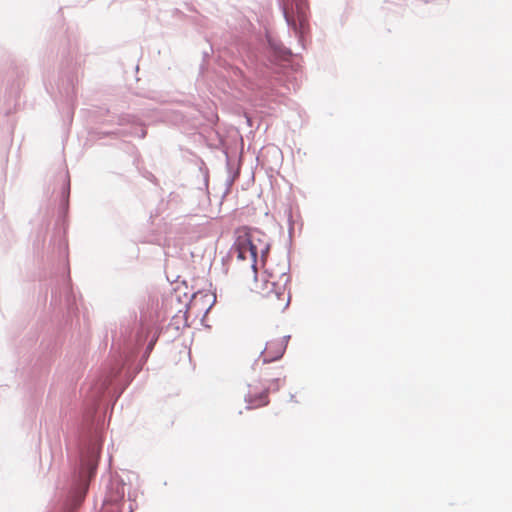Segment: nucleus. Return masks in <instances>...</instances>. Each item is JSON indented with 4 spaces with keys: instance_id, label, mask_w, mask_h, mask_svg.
<instances>
[{
    "instance_id": "obj_1",
    "label": "nucleus",
    "mask_w": 512,
    "mask_h": 512,
    "mask_svg": "<svg viewBox=\"0 0 512 512\" xmlns=\"http://www.w3.org/2000/svg\"><path fill=\"white\" fill-rule=\"evenodd\" d=\"M290 276L282 272L276 275L266 270L261 275H255L249 289L260 297L262 307L270 313L283 312L290 303L287 283Z\"/></svg>"
},
{
    "instance_id": "obj_9",
    "label": "nucleus",
    "mask_w": 512,
    "mask_h": 512,
    "mask_svg": "<svg viewBox=\"0 0 512 512\" xmlns=\"http://www.w3.org/2000/svg\"><path fill=\"white\" fill-rule=\"evenodd\" d=\"M259 361H260V359H259V360H257V362L255 363L256 367H258V366H259Z\"/></svg>"
},
{
    "instance_id": "obj_4",
    "label": "nucleus",
    "mask_w": 512,
    "mask_h": 512,
    "mask_svg": "<svg viewBox=\"0 0 512 512\" xmlns=\"http://www.w3.org/2000/svg\"><path fill=\"white\" fill-rule=\"evenodd\" d=\"M290 336L275 337L266 342L264 350L261 352L260 359L263 364L279 360L287 347Z\"/></svg>"
},
{
    "instance_id": "obj_2",
    "label": "nucleus",
    "mask_w": 512,
    "mask_h": 512,
    "mask_svg": "<svg viewBox=\"0 0 512 512\" xmlns=\"http://www.w3.org/2000/svg\"><path fill=\"white\" fill-rule=\"evenodd\" d=\"M270 249L266 235L256 229L240 227L236 230L234 250L237 258L248 260L254 268L258 257L264 261Z\"/></svg>"
},
{
    "instance_id": "obj_7",
    "label": "nucleus",
    "mask_w": 512,
    "mask_h": 512,
    "mask_svg": "<svg viewBox=\"0 0 512 512\" xmlns=\"http://www.w3.org/2000/svg\"><path fill=\"white\" fill-rule=\"evenodd\" d=\"M151 332V328L149 326H142L141 330L137 334V342L142 344L148 337Z\"/></svg>"
},
{
    "instance_id": "obj_6",
    "label": "nucleus",
    "mask_w": 512,
    "mask_h": 512,
    "mask_svg": "<svg viewBox=\"0 0 512 512\" xmlns=\"http://www.w3.org/2000/svg\"><path fill=\"white\" fill-rule=\"evenodd\" d=\"M274 372L269 373L267 369L262 372V379L268 383V391L278 390L280 387V382L285 379V375L283 372V368L281 366H276L273 368Z\"/></svg>"
},
{
    "instance_id": "obj_5",
    "label": "nucleus",
    "mask_w": 512,
    "mask_h": 512,
    "mask_svg": "<svg viewBox=\"0 0 512 512\" xmlns=\"http://www.w3.org/2000/svg\"><path fill=\"white\" fill-rule=\"evenodd\" d=\"M245 402L247 404V409H257L268 405V389L265 388L262 391H258L255 387L250 386L248 393L245 395Z\"/></svg>"
},
{
    "instance_id": "obj_8",
    "label": "nucleus",
    "mask_w": 512,
    "mask_h": 512,
    "mask_svg": "<svg viewBox=\"0 0 512 512\" xmlns=\"http://www.w3.org/2000/svg\"><path fill=\"white\" fill-rule=\"evenodd\" d=\"M96 462L94 460H91L89 461V463L87 464V472L89 474V476L91 477L96 469Z\"/></svg>"
},
{
    "instance_id": "obj_3",
    "label": "nucleus",
    "mask_w": 512,
    "mask_h": 512,
    "mask_svg": "<svg viewBox=\"0 0 512 512\" xmlns=\"http://www.w3.org/2000/svg\"><path fill=\"white\" fill-rule=\"evenodd\" d=\"M284 16L295 31L303 34L308 26V4L306 0H286L283 6Z\"/></svg>"
},
{
    "instance_id": "obj_10",
    "label": "nucleus",
    "mask_w": 512,
    "mask_h": 512,
    "mask_svg": "<svg viewBox=\"0 0 512 512\" xmlns=\"http://www.w3.org/2000/svg\"><path fill=\"white\" fill-rule=\"evenodd\" d=\"M153 343L149 344V349H152Z\"/></svg>"
}]
</instances>
